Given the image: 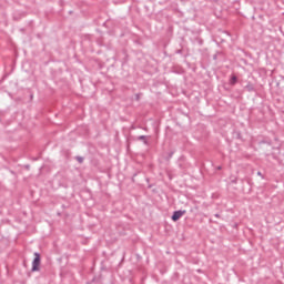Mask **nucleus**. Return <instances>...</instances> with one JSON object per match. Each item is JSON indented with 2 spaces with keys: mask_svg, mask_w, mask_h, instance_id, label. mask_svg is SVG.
<instances>
[{
  "mask_svg": "<svg viewBox=\"0 0 284 284\" xmlns=\"http://www.w3.org/2000/svg\"><path fill=\"white\" fill-rule=\"evenodd\" d=\"M34 260L32 262V272H39V265H41V255L39 253H34Z\"/></svg>",
  "mask_w": 284,
  "mask_h": 284,
  "instance_id": "nucleus-1",
  "label": "nucleus"
},
{
  "mask_svg": "<svg viewBox=\"0 0 284 284\" xmlns=\"http://www.w3.org/2000/svg\"><path fill=\"white\" fill-rule=\"evenodd\" d=\"M184 214L185 211H174L172 215V221H179V219H181V216H183Z\"/></svg>",
  "mask_w": 284,
  "mask_h": 284,
  "instance_id": "nucleus-2",
  "label": "nucleus"
},
{
  "mask_svg": "<svg viewBox=\"0 0 284 284\" xmlns=\"http://www.w3.org/2000/svg\"><path fill=\"white\" fill-rule=\"evenodd\" d=\"M139 141H144L145 144H148V140H145V135H140Z\"/></svg>",
  "mask_w": 284,
  "mask_h": 284,
  "instance_id": "nucleus-3",
  "label": "nucleus"
},
{
  "mask_svg": "<svg viewBox=\"0 0 284 284\" xmlns=\"http://www.w3.org/2000/svg\"><path fill=\"white\" fill-rule=\"evenodd\" d=\"M234 83H236V75H233L231 78V85H234Z\"/></svg>",
  "mask_w": 284,
  "mask_h": 284,
  "instance_id": "nucleus-4",
  "label": "nucleus"
},
{
  "mask_svg": "<svg viewBox=\"0 0 284 284\" xmlns=\"http://www.w3.org/2000/svg\"><path fill=\"white\" fill-rule=\"evenodd\" d=\"M79 163H83V158H78Z\"/></svg>",
  "mask_w": 284,
  "mask_h": 284,
  "instance_id": "nucleus-5",
  "label": "nucleus"
},
{
  "mask_svg": "<svg viewBox=\"0 0 284 284\" xmlns=\"http://www.w3.org/2000/svg\"><path fill=\"white\" fill-rule=\"evenodd\" d=\"M258 176H262L261 172H257Z\"/></svg>",
  "mask_w": 284,
  "mask_h": 284,
  "instance_id": "nucleus-6",
  "label": "nucleus"
}]
</instances>
